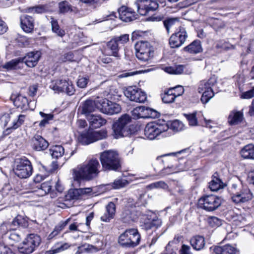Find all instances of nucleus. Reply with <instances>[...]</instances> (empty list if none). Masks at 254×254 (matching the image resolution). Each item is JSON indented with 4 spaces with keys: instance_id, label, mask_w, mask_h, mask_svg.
Returning <instances> with one entry per match:
<instances>
[{
    "instance_id": "f257e3e1",
    "label": "nucleus",
    "mask_w": 254,
    "mask_h": 254,
    "mask_svg": "<svg viewBox=\"0 0 254 254\" xmlns=\"http://www.w3.org/2000/svg\"><path fill=\"white\" fill-rule=\"evenodd\" d=\"M100 164L96 158H92L80 164L72 169V176L74 183H79L81 180L91 181L99 176Z\"/></svg>"
},
{
    "instance_id": "f03ea898",
    "label": "nucleus",
    "mask_w": 254,
    "mask_h": 254,
    "mask_svg": "<svg viewBox=\"0 0 254 254\" xmlns=\"http://www.w3.org/2000/svg\"><path fill=\"white\" fill-rule=\"evenodd\" d=\"M100 160L105 171H117L121 168L120 157L115 151L108 150L101 153Z\"/></svg>"
},
{
    "instance_id": "7ed1b4c3",
    "label": "nucleus",
    "mask_w": 254,
    "mask_h": 254,
    "mask_svg": "<svg viewBox=\"0 0 254 254\" xmlns=\"http://www.w3.org/2000/svg\"><path fill=\"white\" fill-rule=\"evenodd\" d=\"M135 55L141 62L149 61L153 57L154 48L147 41H139L135 45Z\"/></svg>"
},
{
    "instance_id": "20e7f679",
    "label": "nucleus",
    "mask_w": 254,
    "mask_h": 254,
    "mask_svg": "<svg viewBox=\"0 0 254 254\" xmlns=\"http://www.w3.org/2000/svg\"><path fill=\"white\" fill-rule=\"evenodd\" d=\"M130 121L131 119L129 115L125 114L114 124L113 129L114 135L116 138L127 136L130 133L129 127Z\"/></svg>"
},
{
    "instance_id": "39448f33",
    "label": "nucleus",
    "mask_w": 254,
    "mask_h": 254,
    "mask_svg": "<svg viewBox=\"0 0 254 254\" xmlns=\"http://www.w3.org/2000/svg\"><path fill=\"white\" fill-rule=\"evenodd\" d=\"M13 171L15 175L21 179L29 178L33 172L31 162L25 157L17 159L15 161Z\"/></svg>"
},
{
    "instance_id": "423d86ee",
    "label": "nucleus",
    "mask_w": 254,
    "mask_h": 254,
    "mask_svg": "<svg viewBox=\"0 0 254 254\" xmlns=\"http://www.w3.org/2000/svg\"><path fill=\"white\" fill-rule=\"evenodd\" d=\"M169 128V127L165 123L160 124L156 122H150L145 127L144 134L147 138L152 140L160 135L164 136L165 135L164 134L168 131Z\"/></svg>"
},
{
    "instance_id": "0eeeda50",
    "label": "nucleus",
    "mask_w": 254,
    "mask_h": 254,
    "mask_svg": "<svg viewBox=\"0 0 254 254\" xmlns=\"http://www.w3.org/2000/svg\"><path fill=\"white\" fill-rule=\"evenodd\" d=\"M107 137V131L105 129L98 131L89 129L80 134L78 140L83 145H88L98 140L105 139Z\"/></svg>"
},
{
    "instance_id": "6e6552de",
    "label": "nucleus",
    "mask_w": 254,
    "mask_h": 254,
    "mask_svg": "<svg viewBox=\"0 0 254 254\" xmlns=\"http://www.w3.org/2000/svg\"><path fill=\"white\" fill-rule=\"evenodd\" d=\"M217 82V79L215 76L211 77L207 81H200L198 91L199 93H202L201 101L202 103H207L214 95L212 87H213Z\"/></svg>"
},
{
    "instance_id": "1a4fd4ad",
    "label": "nucleus",
    "mask_w": 254,
    "mask_h": 254,
    "mask_svg": "<svg viewBox=\"0 0 254 254\" xmlns=\"http://www.w3.org/2000/svg\"><path fill=\"white\" fill-rule=\"evenodd\" d=\"M222 203L220 197L215 195H206L198 200V206L206 211H213L217 209Z\"/></svg>"
},
{
    "instance_id": "9d476101",
    "label": "nucleus",
    "mask_w": 254,
    "mask_h": 254,
    "mask_svg": "<svg viewBox=\"0 0 254 254\" xmlns=\"http://www.w3.org/2000/svg\"><path fill=\"white\" fill-rule=\"evenodd\" d=\"M41 242L39 236L34 234L29 235L18 247L19 253L23 254H30L38 247Z\"/></svg>"
},
{
    "instance_id": "9b49d317",
    "label": "nucleus",
    "mask_w": 254,
    "mask_h": 254,
    "mask_svg": "<svg viewBox=\"0 0 254 254\" xmlns=\"http://www.w3.org/2000/svg\"><path fill=\"white\" fill-rule=\"evenodd\" d=\"M50 87L55 92H65L68 95L74 93L75 89L71 82L65 79H57L53 80Z\"/></svg>"
},
{
    "instance_id": "f8f14e48",
    "label": "nucleus",
    "mask_w": 254,
    "mask_h": 254,
    "mask_svg": "<svg viewBox=\"0 0 254 254\" xmlns=\"http://www.w3.org/2000/svg\"><path fill=\"white\" fill-rule=\"evenodd\" d=\"M125 95L131 101L144 103L147 99L146 94L136 86H128L124 90Z\"/></svg>"
},
{
    "instance_id": "ddd939ff",
    "label": "nucleus",
    "mask_w": 254,
    "mask_h": 254,
    "mask_svg": "<svg viewBox=\"0 0 254 254\" xmlns=\"http://www.w3.org/2000/svg\"><path fill=\"white\" fill-rule=\"evenodd\" d=\"M135 4L138 12L141 15H145L149 11H154L158 7V4L155 0H137Z\"/></svg>"
},
{
    "instance_id": "4468645a",
    "label": "nucleus",
    "mask_w": 254,
    "mask_h": 254,
    "mask_svg": "<svg viewBox=\"0 0 254 254\" xmlns=\"http://www.w3.org/2000/svg\"><path fill=\"white\" fill-rule=\"evenodd\" d=\"M142 219H144L143 227L146 230L153 227L158 228L161 225L162 221L156 214L151 211L142 212Z\"/></svg>"
},
{
    "instance_id": "2eb2a0df",
    "label": "nucleus",
    "mask_w": 254,
    "mask_h": 254,
    "mask_svg": "<svg viewBox=\"0 0 254 254\" xmlns=\"http://www.w3.org/2000/svg\"><path fill=\"white\" fill-rule=\"evenodd\" d=\"M99 103V105H97V108L101 112L106 114L113 115L118 114L121 110V107L119 104L106 99L100 100Z\"/></svg>"
},
{
    "instance_id": "dca6fc26",
    "label": "nucleus",
    "mask_w": 254,
    "mask_h": 254,
    "mask_svg": "<svg viewBox=\"0 0 254 254\" xmlns=\"http://www.w3.org/2000/svg\"><path fill=\"white\" fill-rule=\"evenodd\" d=\"M188 37L186 30L180 27L179 31L173 34L169 39V44L172 48H177L181 46L185 42Z\"/></svg>"
},
{
    "instance_id": "f3484780",
    "label": "nucleus",
    "mask_w": 254,
    "mask_h": 254,
    "mask_svg": "<svg viewBox=\"0 0 254 254\" xmlns=\"http://www.w3.org/2000/svg\"><path fill=\"white\" fill-rule=\"evenodd\" d=\"M132 112V115L137 118H156L160 116L158 112L145 106L136 107Z\"/></svg>"
},
{
    "instance_id": "a211bd4d",
    "label": "nucleus",
    "mask_w": 254,
    "mask_h": 254,
    "mask_svg": "<svg viewBox=\"0 0 254 254\" xmlns=\"http://www.w3.org/2000/svg\"><path fill=\"white\" fill-rule=\"evenodd\" d=\"M183 93L184 88L182 86L170 88L162 96V101L165 103H171L174 101L177 97L181 96Z\"/></svg>"
},
{
    "instance_id": "6ab92c4d",
    "label": "nucleus",
    "mask_w": 254,
    "mask_h": 254,
    "mask_svg": "<svg viewBox=\"0 0 254 254\" xmlns=\"http://www.w3.org/2000/svg\"><path fill=\"white\" fill-rule=\"evenodd\" d=\"M142 212L139 213L135 207H126L122 213L121 219L124 223H129L136 221Z\"/></svg>"
},
{
    "instance_id": "aec40b11",
    "label": "nucleus",
    "mask_w": 254,
    "mask_h": 254,
    "mask_svg": "<svg viewBox=\"0 0 254 254\" xmlns=\"http://www.w3.org/2000/svg\"><path fill=\"white\" fill-rule=\"evenodd\" d=\"M212 254H237L238 250L233 246L227 244L224 246H213L210 248Z\"/></svg>"
},
{
    "instance_id": "412c9836",
    "label": "nucleus",
    "mask_w": 254,
    "mask_h": 254,
    "mask_svg": "<svg viewBox=\"0 0 254 254\" xmlns=\"http://www.w3.org/2000/svg\"><path fill=\"white\" fill-rule=\"evenodd\" d=\"M118 14L120 18L123 21L127 22L137 18V15L130 8L125 6H122L118 9Z\"/></svg>"
},
{
    "instance_id": "4be33fe9",
    "label": "nucleus",
    "mask_w": 254,
    "mask_h": 254,
    "mask_svg": "<svg viewBox=\"0 0 254 254\" xmlns=\"http://www.w3.org/2000/svg\"><path fill=\"white\" fill-rule=\"evenodd\" d=\"M40 57L41 53L39 51L29 52L21 58V62L24 63L29 67H33L37 64Z\"/></svg>"
},
{
    "instance_id": "5701e85b",
    "label": "nucleus",
    "mask_w": 254,
    "mask_h": 254,
    "mask_svg": "<svg viewBox=\"0 0 254 254\" xmlns=\"http://www.w3.org/2000/svg\"><path fill=\"white\" fill-rule=\"evenodd\" d=\"M20 27L26 33L33 32L34 27V19L28 15H22L20 17Z\"/></svg>"
},
{
    "instance_id": "b1692460",
    "label": "nucleus",
    "mask_w": 254,
    "mask_h": 254,
    "mask_svg": "<svg viewBox=\"0 0 254 254\" xmlns=\"http://www.w3.org/2000/svg\"><path fill=\"white\" fill-rule=\"evenodd\" d=\"M253 194L249 189H244L232 196L233 202L238 203L245 202L252 198Z\"/></svg>"
},
{
    "instance_id": "393cba45",
    "label": "nucleus",
    "mask_w": 254,
    "mask_h": 254,
    "mask_svg": "<svg viewBox=\"0 0 254 254\" xmlns=\"http://www.w3.org/2000/svg\"><path fill=\"white\" fill-rule=\"evenodd\" d=\"M116 213V205L113 202H110L105 207V210L104 213L100 217L102 221L105 222H109L113 219Z\"/></svg>"
},
{
    "instance_id": "a878e982",
    "label": "nucleus",
    "mask_w": 254,
    "mask_h": 254,
    "mask_svg": "<svg viewBox=\"0 0 254 254\" xmlns=\"http://www.w3.org/2000/svg\"><path fill=\"white\" fill-rule=\"evenodd\" d=\"M183 50L189 54L196 55L201 53L203 51V49L200 40H195L189 45L184 47Z\"/></svg>"
},
{
    "instance_id": "bb28decb",
    "label": "nucleus",
    "mask_w": 254,
    "mask_h": 254,
    "mask_svg": "<svg viewBox=\"0 0 254 254\" xmlns=\"http://www.w3.org/2000/svg\"><path fill=\"white\" fill-rule=\"evenodd\" d=\"M33 148L37 151L44 150L48 145V142L41 136L35 135L32 139Z\"/></svg>"
},
{
    "instance_id": "cd10ccee",
    "label": "nucleus",
    "mask_w": 254,
    "mask_h": 254,
    "mask_svg": "<svg viewBox=\"0 0 254 254\" xmlns=\"http://www.w3.org/2000/svg\"><path fill=\"white\" fill-rule=\"evenodd\" d=\"M86 119L89 123L90 127L92 128H99L106 123V120L99 115L92 114L88 116Z\"/></svg>"
},
{
    "instance_id": "c85d7f7f",
    "label": "nucleus",
    "mask_w": 254,
    "mask_h": 254,
    "mask_svg": "<svg viewBox=\"0 0 254 254\" xmlns=\"http://www.w3.org/2000/svg\"><path fill=\"white\" fill-rule=\"evenodd\" d=\"M92 191L91 188L70 189L68 191V195L71 199H78L82 195L88 194Z\"/></svg>"
},
{
    "instance_id": "c756f323",
    "label": "nucleus",
    "mask_w": 254,
    "mask_h": 254,
    "mask_svg": "<svg viewBox=\"0 0 254 254\" xmlns=\"http://www.w3.org/2000/svg\"><path fill=\"white\" fill-rule=\"evenodd\" d=\"M97 105H99V104H96L95 101L90 100H86L82 106L81 113L84 115L87 118L88 116L93 114L91 113L95 111L96 108H97Z\"/></svg>"
},
{
    "instance_id": "7c9ffc66",
    "label": "nucleus",
    "mask_w": 254,
    "mask_h": 254,
    "mask_svg": "<svg viewBox=\"0 0 254 254\" xmlns=\"http://www.w3.org/2000/svg\"><path fill=\"white\" fill-rule=\"evenodd\" d=\"M125 234H127L129 240L133 247H136L139 243L140 240V236L136 229H129L126 230L124 232Z\"/></svg>"
},
{
    "instance_id": "2f4dec72",
    "label": "nucleus",
    "mask_w": 254,
    "mask_h": 254,
    "mask_svg": "<svg viewBox=\"0 0 254 254\" xmlns=\"http://www.w3.org/2000/svg\"><path fill=\"white\" fill-rule=\"evenodd\" d=\"M190 243L194 250L199 251L204 247L205 242L203 236L196 235L190 239Z\"/></svg>"
},
{
    "instance_id": "473e14b6",
    "label": "nucleus",
    "mask_w": 254,
    "mask_h": 254,
    "mask_svg": "<svg viewBox=\"0 0 254 254\" xmlns=\"http://www.w3.org/2000/svg\"><path fill=\"white\" fill-rule=\"evenodd\" d=\"M187 68L186 66L183 65H178L175 66H168L165 68L164 70L170 74H180L183 73L190 74L191 71L189 70L185 69Z\"/></svg>"
},
{
    "instance_id": "72a5a7b5",
    "label": "nucleus",
    "mask_w": 254,
    "mask_h": 254,
    "mask_svg": "<svg viewBox=\"0 0 254 254\" xmlns=\"http://www.w3.org/2000/svg\"><path fill=\"white\" fill-rule=\"evenodd\" d=\"M5 238L7 239L8 243L12 246L15 243L19 242L22 239L21 233L16 231H9L5 234Z\"/></svg>"
},
{
    "instance_id": "f704fd0d",
    "label": "nucleus",
    "mask_w": 254,
    "mask_h": 254,
    "mask_svg": "<svg viewBox=\"0 0 254 254\" xmlns=\"http://www.w3.org/2000/svg\"><path fill=\"white\" fill-rule=\"evenodd\" d=\"M243 114L240 111H232L228 117V122L231 125H237L243 120Z\"/></svg>"
},
{
    "instance_id": "c9c22d12",
    "label": "nucleus",
    "mask_w": 254,
    "mask_h": 254,
    "mask_svg": "<svg viewBox=\"0 0 254 254\" xmlns=\"http://www.w3.org/2000/svg\"><path fill=\"white\" fill-rule=\"evenodd\" d=\"M242 157L245 159L254 158V145L249 144L246 145L241 151Z\"/></svg>"
},
{
    "instance_id": "e433bc0d",
    "label": "nucleus",
    "mask_w": 254,
    "mask_h": 254,
    "mask_svg": "<svg viewBox=\"0 0 254 254\" xmlns=\"http://www.w3.org/2000/svg\"><path fill=\"white\" fill-rule=\"evenodd\" d=\"M107 46L108 49L111 51L110 55L116 57H119L118 51L121 47L119 43H117L114 38L107 43Z\"/></svg>"
},
{
    "instance_id": "4c0bfd02",
    "label": "nucleus",
    "mask_w": 254,
    "mask_h": 254,
    "mask_svg": "<svg viewBox=\"0 0 254 254\" xmlns=\"http://www.w3.org/2000/svg\"><path fill=\"white\" fill-rule=\"evenodd\" d=\"M12 223L14 226L27 228L28 226V218L24 215H18Z\"/></svg>"
},
{
    "instance_id": "58836bf2",
    "label": "nucleus",
    "mask_w": 254,
    "mask_h": 254,
    "mask_svg": "<svg viewBox=\"0 0 254 254\" xmlns=\"http://www.w3.org/2000/svg\"><path fill=\"white\" fill-rule=\"evenodd\" d=\"M50 153L53 158L58 159L64 154V149L61 145L53 146L50 149Z\"/></svg>"
},
{
    "instance_id": "ea45409f",
    "label": "nucleus",
    "mask_w": 254,
    "mask_h": 254,
    "mask_svg": "<svg viewBox=\"0 0 254 254\" xmlns=\"http://www.w3.org/2000/svg\"><path fill=\"white\" fill-rule=\"evenodd\" d=\"M225 184L218 178L214 177L209 183V188L211 191H216L225 187Z\"/></svg>"
},
{
    "instance_id": "a19ab883",
    "label": "nucleus",
    "mask_w": 254,
    "mask_h": 254,
    "mask_svg": "<svg viewBox=\"0 0 254 254\" xmlns=\"http://www.w3.org/2000/svg\"><path fill=\"white\" fill-rule=\"evenodd\" d=\"M164 25L168 32L174 27L180 24L179 19L178 18H168L163 21Z\"/></svg>"
},
{
    "instance_id": "79ce46f5",
    "label": "nucleus",
    "mask_w": 254,
    "mask_h": 254,
    "mask_svg": "<svg viewBox=\"0 0 254 254\" xmlns=\"http://www.w3.org/2000/svg\"><path fill=\"white\" fill-rule=\"evenodd\" d=\"M70 221V218L65 221H61L59 224L55 227L54 231L49 235V237L51 239L57 236L64 228L67 225Z\"/></svg>"
},
{
    "instance_id": "37998d69",
    "label": "nucleus",
    "mask_w": 254,
    "mask_h": 254,
    "mask_svg": "<svg viewBox=\"0 0 254 254\" xmlns=\"http://www.w3.org/2000/svg\"><path fill=\"white\" fill-rule=\"evenodd\" d=\"M13 103L17 108L23 109L28 105V101L26 97L19 95L14 99Z\"/></svg>"
},
{
    "instance_id": "c03bdc74",
    "label": "nucleus",
    "mask_w": 254,
    "mask_h": 254,
    "mask_svg": "<svg viewBox=\"0 0 254 254\" xmlns=\"http://www.w3.org/2000/svg\"><path fill=\"white\" fill-rule=\"evenodd\" d=\"M119 243L123 247H128V248H134L132 246V244L129 240V238L127 236V234H125V233L122 234L119 238L118 240Z\"/></svg>"
},
{
    "instance_id": "a18cd8bd",
    "label": "nucleus",
    "mask_w": 254,
    "mask_h": 254,
    "mask_svg": "<svg viewBox=\"0 0 254 254\" xmlns=\"http://www.w3.org/2000/svg\"><path fill=\"white\" fill-rule=\"evenodd\" d=\"M69 247V245L67 243L63 244H58L55 248L52 249L51 250L47 251L45 254H55L64 250L67 249Z\"/></svg>"
},
{
    "instance_id": "49530a36",
    "label": "nucleus",
    "mask_w": 254,
    "mask_h": 254,
    "mask_svg": "<svg viewBox=\"0 0 254 254\" xmlns=\"http://www.w3.org/2000/svg\"><path fill=\"white\" fill-rule=\"evenodd\" d=\"M52 188L51 182L47 181L43 183L41 185V188L37 191H38L41 195H44L49 192Z\"/></svg>"
},
{
    "instance_id": "de8ad7c7",
    "label": "nucleus",
    "mask_w": 254,
    "mask_h": 254,
    "mask_svg": "<svg viewBox=\"0 0 254 254\" xmlns=\"http://www.w3.org/2000/svg\"><path fill=\"white\" fill-rule=\"evenodd\" d=\"M51 25L53 32L56 33L57 35L63 37L65 35L64 30L60 28L58 23L56 20H52L51 21Z\"/></svg>"
},
{
    "instance_id": "09e8293b",
    "label": "nucleus",
    "mask_w": 254,
    "mask_h": 254,
    "mask_svg": "<svg viewBox=\"0 0 254 254\" xmlns=\"http://www.w3.org/2000/svg\"><path fill=\"white\" fill-rule=\"evenodd\" d=\"M59 8L61 13H66L69 11H72L71 5L66 0H64L59 3Z\"/></svg>"
},
{
    "instance_id": "8fccbe9b",
    "label": "nucleus",
    "mask_w": 254,
    "mask_h": 254,
    "mask_svg": "<svg viewBox=\"0 0 254 254\" xmlns=\"http://www.w3.org/2000/svg\"><path fill=\"white\" fill-rule=\"evenodd\" d=\"M39 114L43 118L39 123V126L41 127H45L47 124H49V121L52 120L53 119V115L51 114H47L42 112H40Z\"/></svg>"
},
{
    "instance_id": "3c124183",
    "label": "nucleus",
    "mask_w": 254,
    "mask_h": 254,
    "mask_svg": "<svg viewBox=\"0 0 254 254\" xmlns=\"http://www.w3.org/2000/svg\"><path fill=\"white\" fill-rule=\"evenodd\" d=\"M46 11L43 6H35L29 7L25 9V11L30 13H42Z\"/></svg>"
},
{
    "instance_id": "603ef678",
    "label": "nucleus",
    "mask_w": 254,
    "mask_h": 254,
    "mask_svg": "<svg viewBox=\"0 0 254 254\" xmlns=\"http://www.w3.org/2000/svg\"><path fill=\"white\" fill-rule=\"evenodd\" d=\"M184 116L187 119L190 126H196L198 125V122L196 117V113L189 114H185Z\"/></svg>"
},
{
    "instance_id": "864d4df0",
    "label": "nucleus",
    "mask_w": 254,
    "mask_h": 254,
    "mask_svg": "<svg viewBox=\"0 0 254 254\" xmlns=\"http://www.w3.org/2000/svg\"><path fill=\"white\" fill-rule=\"evenodd\" d=\"M184 127V124L181 121L175 120L171 123L170 128L175 131H179L183 129Z\"/></svg>"
},
{
    "instance_id": "5fc2aeb1",
    "label": "nucleus",
    "mask_w": 254,
    "mask_h": 254,
    "mask_svg": "<svg viewBox=\"0 0 254 254\" xmlns=\"http://www.w3.org/2000/svg\"><path fill=\"white\" fill-rule=\"evenodd\" d=\"M113 38L117 43H119L120 47H121L128 41L129 35L128 34H123L120 36H116Z\"/></svg>"
},
{
    "instance_id": "6e6d98bb",
    "label": "nucleus",
    "mask_w": 254,
    "mask_h": 254,
    "mask_svg": "<svg viewBox=\"0 0 254 254\" xmlns=\"http://www.w3.org/2000/svg\"><path fill=\"white\" fill-rule=\"evenodd\" d=\"M128 184V182L125 179H117L114 181L112 186L114 189H118L125 187Z\"/></svg>"
},
{
    "instance_id": "4d7b16f0",
    "label": "nucleus",
    "mask_w": 254,
    "mask_h": 254,
    "mask_svg": "<svg viewBox=\"0 0 254 254\" xmlns=\"http://www.w3.org/2000/svg\"><path fill=\"white\" fill-rule=\"evenodd\" d=\"M20 63H21V58L13 59L10 61V62L6 63L3 65V67L5 68H6L9 70L12 69L13 68H14L15 66Z\"/></svg>"
},
{
    "instance_id": "13d9d810",
    "label": "nucleus",
    "mask_w": 254,
    "mask_h": 254,
    "mask_svg": "<svg viewBox=\"0 0 254 254\" xmlns=\"http://www.w3.org/2000/svg\"><path fill=\"white\" fill-rule=\"evenodd\" d=\"M176 172L177 171L176 170L175 168L172 165L171 166H168L162 169L159 172V175H161L162 176H164Z\"/></svg>"
},
{
    "instance_id": "bf43d9fd",
    "label": "nucleus",
    "mask_w": 254,
    "mask_h": 254,
    "mask_svg": "<svg viewBox=\"0 0 254 254\" xmlns=\"http://www.w3.org/2000/svg\"><path fill=\"white\" fill-rule=\"evenodd\" d=\"M25 116L24 115H19L18 116V119L16 121L13 122L12 127L14 129L18 128L21 125H22L25 121Z\"/></svg>"
},
{
    "instance_id": "052dcab7",
    "label": "nucleus",
    "mask_w": 254,
    "mask_h": 254,
    "mask_svg": "<svg viewBox=\"0 0 254 254\" xmlns=\"http://www.w3.org/2000/svg\"><path fill=\"white\" fill-rule=\"evenodd\" d=\"M82 43V41L80 40L79 36L78 35H75L73 36L72 41L70 42V48L73 49L76 48L79 45H80Z\"/></svg>"
},
{
    "instance_id": "680f3d73",
    "label": "nucleus",
    "mask_w": 254,
    "mask_h": 254,
    "mask_svg": "<svg viewBox=\"0 0 254 254\" xmlns=\"http://www.w3.org/2000/svg\"><path fill=\"white\" fill-rule=\"evenodd\" d=\"M60 60L63 62L74 61V55L72 52H68L62 55L60 58Z\"/></svg>"
},
{
    "instance_id": "e2e57ef3",
    "label": "nucleus",
    "mask_w": 254,
    "mask_h": 254,
    "mask_svg": "<svg viewBox=\"0 0 254 254\" xmlns=\"http://www.w3.org/2000/svg\"><path fill=\"white\" fill-rule=\"evenodd\" d=\"M148 187L151 189L154 188L166 189L167 188V185L163 181H159L150 184Z\"/></svg>"
},
{
    "instance_id": "0e129e2a",
    "label": "nucleus",
    "mask_w": 254,
    "mask_h": 254,
    "mask_svg": "<svg viewBox=\"0 0 254 254\" xmlns=\"http://www.w3.org/2000/svg\"><path fill=\"white\" fill-rule=\"evenodd\" d=\"M208 222L212 227H218L222 224L221 220L214 216L209 218Z\"/></svg>"
},
{
    "instance_id": "69168bd1",
    "label": "nucleus",
    "mask_w": 254,
    "mask_h": 254,
    "mask_svg": "<svg viewBox=\"0 0 254 254\" xmlns=\"http://www.w3.org/2000/svg\"><path fill=\"white\" fill-rule=\"evenodd\" d=\"M88 82V79L86 77L79 76L77 81V85L80 88L86 87Z\"/></svg>"
},
{
    "instance_id": "338daca9",
    "label": "nucleus",
    "mask_w": 254,
    "mask_h": 254,
    "mask_svg": "<svg viewBox=\"0 0 254 254\" xmlns=\"http://www.w3.org/2000/svg\"><path fill=\"white\" fill-rule=\"evenodd\" d=\"M254 96V87H253L251 90L244 92L241 95V98L242 99H249L253 98Z\"/></svg>"
},
{
    "instance_id": "774afa93",
    "label": "nucleus",
    "mask_w": 254,
    "mask_h": 254,
    "mask_svg": "<svg viewBox=\"0 0 254 254\" xmlns=\"http://www.w3.org/2000/svg\"><path fill=\"white\" fill-rule=\"evenodd\" d=\"M0 254H15L8 247L0 244Z\"/></svg>"
}]
</instances>
